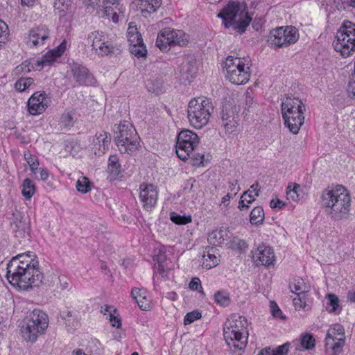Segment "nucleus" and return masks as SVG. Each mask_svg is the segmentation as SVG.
Returning <instances> with one entry per match:
<instances>
[{
  "label": "nucleus",
  "instance_id": "nucleus-49",
  "mask_svg": "<svg viewBox=\"0 0 355 355\" xmlns=\"http://www.w3.org/2000/svg\"><path fill=\"white\" fill-rule=\"evenodd\" d=\"M130 52L137 58H141L146 55L147 50L143 43V44H135V46H130Z\"/></svg>",
  "mask_w": 355,
  "mask_h": 355
},
{
  "label": "nucleus",
  "instance_id": "nucleus-5",
  "mask_svg": "<svg viewBox=\"0 0 355 355\" xmlns=\"http://www.w3.org/2000/svg\"><path fill=\"white\" fill-rule=\"evenodd\" d=\"M217 17L222 19L225 28H232L239 34L244 33V6L239 1H229Z\"/></svg>",
  "mask_w": 355,
  "mask_h": 355
},
{
  "label": "nucleus",
  "instance_id": "nucleus-61",
  "mask_svg": "<svg viewBox=\"0 0 355 355\" xmlns=\"http://www.w3.org/2000/svg\"><path fill=\"white\" fill-rule=\"evenodd\" d=\"M29 61H31V67L33 71H40L46 64L42 58L40 60L29 59Z\"/></svg>",
  "mask_w": 355,
  "mask_h": 355
},
{
  "label": "nucleus",
  "instance_id": "nucleus-12",
  "mask_svg": "<svg viewBox=\"0 0 355 355\" xmlns=\"http://www.w3.org/2000/svg\"><path fill=\"white\" fill-rule=\"evenodd\" d=\"M198 144L199 138L195 132L189 130H182L177 137L175 148L178 157L183 161L187 160Z\"/></svg>",
  "mask_w": 355,
  "mask_h": 355
},
{
  "label": "nucleus",
  "instance_id": "nucleus-21",
  "mask_svg": "<svg viewBox=\"0 0 355 355\" xmlns=\"http://www.w3.org/2000/svg\"><path fill=\"white\" fill-rule=\"evenodd\" d=\"M44 92H35L27 103L28 112L31 115L42 114L49 106V100Z\"/></svg>",
  "mask_w": 355,
  "mask_h": 355
},
{
  "label": "nucleus",
  "instance_id": "nucleus-3",
  "mask_svg": "<svg viewBox=\"0 0 355 355\" xmlns=\"http://www.w3.org/2000/svg\"><path fill=\"white\" fill-rule=\"evenodd\" d=\"M284 125L293 134H297L304 122L305 105L297 97L286 96L281 104Z\"/></svg>",
  "mask_w": 355,
  "mask_h": 355
},
{
  "label": "nucleus",
  "instance_id": "nucleus-35",
  "mask_svg": "<svg viewBox=\"0 0 355 355\" xmlns=\"http://www.w3.org/2000/svg\"><path fill=\"white\" fill-rule=\"evenodd\" d=\"M119 6H105L103 8L104 14L105 18L111 20L114 23H118L119 20V16L116 10L121 12V8H118Z\"/></svg>",
  "mask_w": 355,
  "mask_h": 355
},
{
  "label": "nucleus",
  "instance_id": "nucleus-50",
  "mask_svg": "<svg viewBox=\"0 0 355 355\" xmlns=\"http://www.w3.org/2000/svg\"><path fill=\"white\" fill-rule=\"evenodd\" d=\"M202 317V313L198 310L193 311L187 313L184 318V324H190L195 320L200 319Z\"/></svg>",
  "mask_w": 355,
  "mask_h": 355
},
{
  "label": "nucleus",
  "instance_id": "nucleus-19",
  "mask_svg": "<svg viewBox=\"0 0 355 355\" xmlns=\"http://www.w3.org/2000/svg\"><path fill=\"white\" fill-rule=\"evenodd\" d=\"M50 37V30L45 25L34 26L28 31L26 44L30 47H37L45 44Z\"/></svg>",
  "mask_w": 355,
  "mask_h": 355
},
{
  "label": "nucleus",
  "instance_id": "nucleus-29",
  "mask_svg": "<svg viewBox=\"0 0 355 355\" xmlns=\"http://www.w3.org/2000/svg\"><path fill=\"white\" fill-rule=\"evenodd\" d=\"M290 344L286 343L275 349L265 347L261 350L258 355H287L289 351Z\"/></svg>",
  "mask_w": 355,
  "mask_h": 355
},
{
  "label": "nucleus",
  "instance_id": "nucleus-17",
  "mask_svg": "<svg viewBox=\"0 0 355 355\" xmlns=\"http://www.w3.org/2000/svg\"><path fill=\"white\" fill-rule=\"evenodd\" d=\"M71 73L75 85L93 86L96 80L88 69L82 64L73 62L70 64Z\"/></svg>",
  "mask_w": 355,
  "mask_h": 355
},
{
  "label": "nucleus",
  "instance_id": "nucleus-28",
  "mask_svg": "<svg viewBox=\"0 0 355 355\" xmlns=\"http://www.w3.org/2000/svg\"><path fill=\"white\" fill-rule=\"evenodd\" d=\"M131 24L132 23L129 24L127 32L130 46H135V44H143L144 42L141 33L137 31V28L135 26H132Z\"/></svg>",
  "mask_w": 355,
  "mask_h": 355
},
{
  "label": "nucleus",
  "instance_id": "nucleus-32",
  "mask_svg": "<svg viewBox=\"0 0 355 355\" xmlns=\"http://www.w3.org/2000/svg\"><path fill=\"white\" fill-rule=\"evenodd\" d=\"M107 170L113 177L119 175L121 171V166L119 164V158L116 155H110L108 159Z\"/></svg>",
  "mask_w": 355,
  "mask_h": 355
},
{
  "label": "nucleus",
  "instance_id": "nucleus-10",
  "mask_svg": "<svg viewBox=\"0 0 355 355\" xmlns=\"http://www.w3.org/2000/svg\"><path fill=\"white\" fill-rule=\"evenodd\" d=\"M298 30L292 26H280L270 31L268 42L274 48L287 47L299 40Z\"/></svg>",
  "mask_w": 355,
  "mask_h": 355
},
{
  "label": "nucleus",
  "instance_id": "nucleus-26",
  "mask_svg": "<svg viewBox=\"0 0 355 355\" xmlns=\"http://www.w3.org/2000/svg\"><path fill=\"white\" fill-rule=\"evenodd\" d=\"M250 24H252V28L254 31L261 32L264 24V19L262 17H255L253 18L252 14L247 10V7L245 6V31H247V28Z\"/></svg>",
  "mask_w": 355,
  "mask_h": 355
},
{
  "label": "nucleus",
  "instance_id": "nucleus-6",
  "mask_svg": "<svg viewBox=\"0 0 355 355\" xmlns=\"http://www.w3.org/2000/svg\"><path fill=\"white\" fill-rule=\"evenodd\" d=\"M214 106L210 99L193 98L188 105L187 114L190 123L196 129L206 125L210 119Z\"/></svg>",
  "mask_w": 355,
  "mask_h": 355
},
{
  "label": "nucleus",
  "instance_id": "nucleus-24",
  "mask_svg": "<svg viewBox=\"0 0 355 355\" xmlns=\"http://www.w3.org/2000/svg\"><path fill=\"white\" fill-rule=\"evenodd\" d=\"M146 291L138 288H133L131 291V296L136 301L139 308L143 311L150 309V300L147 298Z\"/></svg>",
  "mask_w": 355,
  "mask_h": 355
},
{
  "label": "nucleus",
  "instance_id": "nucleus-1",
  "mask_svg": "<svg viewBox=\"0 0 355 355\" xmlns=\"http://www.w3.org/2000/svg\"><path fill=\"white\" fill-rule=\"evenodd\" d=\"M35 254L28 251L13 257L7 264L6 277L14 286L26 290L49 284L44 278Z\"/></svg>",
  "mask_w": 355,
  "mask_h": 355
},
{
  "label": "nucleus",
  "instance_id": "nucleus-40",
  "mask_svg": "<svg viewBox=\"0 0 355 355\" xmlns=\"http://www.w3.org/2000/svg\"><path fill=\"white\" fill-rule=\"evenodd\" d=\"M170 219L172 222L177 225H186L191 222L192 218L191 215H180L176 212H171Z\"/></svg>",
  "mask_w": 355,
  "mask_h": 355
},
{
  "label": "nucleus",
  "instance_id": "nucleus-47",
  "mask_svg": "<svg viewBox=\"0 0 355 355\" xmlns=\"http://www.w3.org/2000/svg\"><path fill=\"white\" fill-rule=\"evenodd\" d=\"M244 241L238 237H234L230 243V248L238 254H241Z\"/></svg>",
  "mask_w": 355,
  "mask_h": 355
},
{
  "label": "nucleus",
  "instance_id": "nucleus-63",
  "mask_svg": "<svg viewBox=\"0 0 355 355\" xmlns=\"http://www.w3.org/2000/svg\"><path fill=\"white\" fill-rule=\"evenodd\" d=\"M270 206L272 209H282L286 206V203L278 198H275L270 200Z\"/></svg>",
  "mask_w": 355,
  "mask_h": 355
},
{
  "label": "nucleus",
  "instance_id": "nucleus-48",
  "mask_svg": "<svg viewBox=\"0 0 355 355\" xmlns=\"http://www.w3.org/2000/svg\"><path fill=\"white\" fill-rule=\"evenodd\" d=\"M259 184L257 182L253 184L250 189L245 191V196L247 195L249 198L248 200L245 199V200L248 203L254 201L255 198L259 195Z\"/></svg>",
  "mask_w": 355,
  "mask_h": 355
},
{
  "label": "nucleus",
  "instance_id": "nucleus-38",
  "mask_svg": "<svg viewBox=\"0 0 355 355\" xmlns=\"http://www.w3.org/2000/svg\"><path fill=\"white\" fill-rule=\"evenodd\" d=\"M328 306L327 309L329 313H340L341 308L339 306L338 297L334 294L328 295Z\"/></svg>",
  "mask_w": 355,
  "mask_h": 355
},
{
  "label": "nucleus",
  "instance_id": "nucleus-22",
  "mask_svg": "<svg viewBox=\"0 0 355 355\" xmlns=\"http://www.w3.org/2000/svg\"><path fill=\"white\" fill-rule=\"evenodd\" d=\"M11 227L15 232L16 236L24 237L26 234L29 235L31 230L30 220L28 217L22 216L21 212H17L13 214Z\"/></svg>",
  "mask_w": 355,
  "mask_h": 355
},
{
  "label": "nucleus",
  "instance_id": "nucleus-60",
  "mask_svg": "<svg viewBox=\"0 0 355 355\" xmlns=\"http://www.w3.org/2000/svg\"><path fill=\"white\" fill-rule=\"evenodd\" d=\"M35 175L37 179L46 181L49 176V173L46 168L38 167L36 170V175Z\"/></svg>",
  "mask_w": 355,
  "mask_h": 355
},
{
  "label": "nucleus",
  "instance_id": "nucleus-64",
  "mask_svg": "<svg viewBox=\"0 0 355 355\" xmlns=\"http://www.w3.org/2000/svg\"><path fill=\"white\" fill-rule=\"evenodd\" d=\"M154 260L156 261V264L164 263L166 261L165 252L159 250L158 254L154 255Z\"/></svg>",
  "mask_w": 355,
  "mask_h": 355
},
{
  "label": "nucleus",
  "instance_id": "nucleus-30",
  "mask_svg": "<svg viewBox=\"0 0 355 355\" xmlns=\"http://www.w3.org/2000/svg\"><path fill=\"white\" fill-rule=\"evenodd\" d=\"M55 12L60 17H64L71 9V0H55Z\"/></svg>",
  "mask_w": 355,
  "mask_h": 355
},
{
  "label": "nucleus",
  "instance_id": "nucleus-7",
  "mask_svg": "<svg viewBox=\"0 0 355 355\" xmlns=\"http://www.w3.org/2000/svg\"><path fill=\"white\" fill-rule=\"evenodd\" d=\"M243 324L241 316L233 315L225 323L223 335L226 343L234 355H242L244 344L241 342Z\"/></svg>",
  "mask_w": 355,
  "mask_h": 355
},
{
  "label": "nucleus",
  "instance_id": "nucleus-20",
  "mask_svg": "<svg viewBox=\"0 0 355 355\" xmlns=\"http://www.w3.org/2000/svg\"><path fill=\"white\" fill-rule=\"evenodd\" d=\"M252 260L257 266H269L275 261L273 250L264 244L259 245L255 251H252Z\"/></svg>",
  "mask_w": 355,
  "mask_h": 355
},
{
  "label": "nucleus",
  "instance_id": "nucleus-62",
  "mask_svg": "<svg viewBox=\"0 0 355 355\" xmlns=\"http://www.w3.org/2000/svg\"><path fill=\"white\" fill-rule=\"evenodd\" d=\"M110 322L113 327L119 329L121 327V321L119 315L116 313L111 314L109 317Z\"/></svg>",
  "mask_w": 355,
  "mask_h": 355
},
{
  "label": "nucleus",
  "instance_id": "nucleus-39",
  "mask_svg": "<svg viewBox=\"0 0 355 355\" xmlns=\"http://www.w3.org/2000/svg\"><path fill=\"white\" fill-rule=\"evenodd\" d=\"M78 191L82 193H87L91 190L92 183L85 176L78 178L76 184Z\"/></svg>",
  "mask_w": 355,
  "mask_h": 355
},
{
  "label": "nucleus",
  "instance_id": "nucleus-55",
  "mask_svg": "<svg viewBox=\"0 0 355 355\" xmlns=\"http://www.w3.org/2000/svg\"><path fill=\"white\" fill-rule=\"evenodd\" d=\"M32 70L31 67V61L28 60H25L21 64L18 65L15 69L16 74L28 73Z\"/></svg>",
  "mask_w": 355,
  "mask_h": 355
},
{
  "label": "nucleus",
  "instance_id": "nucleus-11",
  "mask_svg": "<svg viewBox=\"0 0 355 355\" xmlns=\"http://www.w3.org/2000/svg\"><path fill=\"white\" fill-rule=\"evenodd\" d=\"M188 42L183 31L167 27L162 29L158 33L156 45L160 50L166 51L169 46H185Z\"/></svg>",
  "mask_w": 355,
  "mask_h": 355
},
{
  "label": "nucleus",
  "instance_id": "nucleus-52",
  "mask_svg": "<svg viewBox=\"0 0 355 355\" xmlns=\"http://www.w3.org/2000/svg\"><path fill=\"white\" fill-rule=\"evenodd\" d=\"M293 298V305L297 310L305 309L306 307V295L298 294Z\"/></svg>",
  "mask_w": 355,
  "mask_h": 355
},
{
  "label": "nucleus",
  "instance_id": "nucleus-31",
  "mask_svg": "<svg viewBox=\"0 0 355 355\" xmlns=\"http://www.w3.org/2000/svg\"><path fill=\"white\" fill-rule=\"evenodd\" d=\"M265 215L261 207H254L250 214V223L252 225H261L264 220Z\"/></svg>",
  "mask_w": 355,
  "mask_h": 355
},
{
  "label": "nucleus",
  "instance_id": "nucleus-46",
  "mask_svg": "<svg viewBox=\"0 0 355 355\" xmlns=\"http://www.w3.org/2000/svg\"><path fill=\"white\" fill-rule=\"evenodd\" d=\"M214 300L217 304L222 306H227L230 303L228 294L224 291H218L214 294Z\"/></svg>",
  "mask_w": 355,
  "mask_h": 355
},
{
  "label": "nucleus",
  "instance_id": "nucleus-4",
  "mask_svg": "<svg viewBox=\"0 0 355 355\" xmlns=\"http://www.w3.org/2000/svg\"><path fill=\"white\" fill-rule=\"evenodd\" d=\"M114 139L122 153L130 154L139 145V137L134 126L128 121L121 122L114 130Z\"/></svg>",
  "mask_w": 355,
  "mask_h": 355
},
{
  "label": "nucleus",
  "instance_id": "nucleus-16",
  "mask_svg": "<svg viewBox=\"0 0 355 355\" xmlns=\"http://www.w3.org/2000/svg\"><path fill=\"white\" fill-rule=\"evenodd\" d=\"M87 41L88 43L92 44L93 49L98 55H108L113 53L114 47L103 32L94 31L91 33L87 37Z\"/></svg>",
  "mask_w": 355,
  "mask_h": 355
},
{
  "label": "nucleus",
  "instance_id": "nucleus-42",
  "mask_svg": "<svg viewBox=\"0 0 355 355\" xmlns=\"http://www.w3.org/2000/svg\"><path fill=\"white\" fill-rule=\"evenodd\" d=\"M203 262L202 266L207 269L211 268L218 264V259L213 254H211L209 251L207 254H203Z\"/></svg>",
  "mask_w": 355,
  "mask_h": 355
},
{
  "label": "nucleus",
  "instance_id": "nucleus-36",
  "mask_svg": "<svg viewBox=\"0 0 355 355\" xmlns=\"http://www.w3.org/2000/svg\"><path fill=\"white\" fill-rule=\"evenodd\" d=\"M225 236H227L225 231L222 230H216L209 234L208 241L211 244L214 245H220L224 243L225 240Z\"/></svg>",
  "mask_w": 355,
  "mask_h": 355
},
{
  "label": "nucleus",
  "instance_id": "nucleus-53",
  "mask_svg": "<svg viewBox=\"0 0 355 355\" xmlns=\"http://www.w3.org/2000/svg\"><path fill=\"white\" fill-rule=\"evenodd\" d=\"M141 12L144 17H146V14H151L155 12L157 10L150 2V0H143L141 3Z\"/></svg>",
  "mask_w": 355,
  "mask_h": 355
},
{
  "label": "nucleus",
  "instance_id": "nucleus-37",
  "mask_svg": "<svg viewBox=\"0 0 355 355\" xmlns=\"http://www.w3.org/2000/svg\"><path fill=\"white\" fill-rule=\"evenodd\" d=\"M21 194L26 199H30L35 192V186L29 178H26L21 185Z\"/></svg>",
  "mask_w": 355,
  "mask_h": 355
},
{
  "label": "nucleus",
  "instance_id": "nucleus-25",
  "mask_svg": "<svg viewBox=\"0 0 355 355\" xmlns=\"http://www.w3.org/2000/svg\"><path fill=\"white\" fill-rule=\"evenodd\" d=\"M67 47V42L64 40L58 46L48 51L42 58L46 64H51L55 60L56 58L60 57L65 51Z\"/></svg>",
  "mask_w": 355,
  "mask_h": 355
},
{
  "label": "nucleus",
  "instance_id": "nucleus-45",
  "mask_svg": "<svg viewBox=\"0 0 355 355\" xmlns=\"http://www.w3.org/2000/svg\"><path fill=\"white\" fill-rule=\"evenodd\" d=\"M34 83V79L32 78H21L15 84L16 90L21 92L25 91L31 85Z\"/></svg>",
  "mask_w": 355,
  "mask_h": 355
},
{
  "label": "nucleus",
  "instance_id": "nucleus-41",
  "mask_svg": "<svg viewBox=\"0 0 355 355\" xmlns=\"http://www.w3.org/2000/svg\"><path fill=\"white\" fill-rule=\"evenodd\" d=\"M74 112L73 111L66 112L63 113L60 117V125L64 128H70L73 125L75 119H74Z\"/></svg>",
  "mask_w": 355,
  "mask_h": 355
},
{
  "label": "nucleus",
  "instance_id": "nucleus-13",
  "mask_svg": "<svg viewBox=\"0 0 355 355\" xmlns=\"http://www.w3.org/2000/svg\"><path fill=\"white\" fill-rule=\"evenodd\" d=\"M240 106L234 105L230 101L225 102L222 106L221 121L222 125L227 134H235L239 125L241 121L239 112Z\"/></svg>",
  "mask_w": 355,
  "mask_h": 355
},
{
  "label": "nucleus",
  "instance_id": "nucleus-59",
  "mask_svg": "<svg viewBox=\"0 0 355 355\" xmlns=\"http://www.w3.org/2000/svg\"><path fill=\"white\" fill-rule=\"evenodd\" d=\"M270 307L271 313L275 318H284L282 315V312L275 302L270 301Z\"/></svg>",
  "mask_w": 355,
  "mask_h": 355
},
{
  "label": "nucleus",
  "instance_id": "nucleus-8",
  "mask_svg": "<svg viewBox=\"0 0 355 355\" xmlns=\"http://www.w3.org/2000/svg\"><path fill=\"white\" fill-rule=\"evenodd\" d=\"M333 46L336 52L345 58L355 51V24L345 21L338 30Z\"/></svg>",
  "mask_w": 355,
  "mask_h": 355
},
{
  "label": "nucleus",
  "instance_id": "nucleus-18",
  "mask_svg": "<svg viewBox=\"0 0 355 355\" xmlns=\"http://www.w3.org/2000/svg\"><path fill=\"white\" fill-rule=\"evenodd\" d=\"M139 199L142 202L143 208L150 211L155 206L158 198V191L152 184L143 183L139 187Z\"/></svg>",
  "mask_w": 355,
  "mask_h": 355
},
{
  "label": "nucleus",
  "instance_id": "nucleus-43",
  "mask_svg": "<svg viewBox=\"0 0 355 355\" xmlns=\"http://www.w3.org/2000/svg\"><path fill=\"white\" fill-rule=\"evenodd\" d=\"M301 346L304 349L310 350L315 347V341L313 336L310 334H306L301 336Z\"/></svg>",
  "mask_w": 355,
  "mask_h": 355
},
{
  "label": "nucleus",
  "instance_id": "nucleus-56",
  "mask_svg": "<svg viewBox=\"0 0 355 355\" xmlns=\"http://www.w3.org/2000/svg\"><path fill=\"white\" fill-rule=\"evenodd\" d=\"M9 35L8 26L2 20L0 19V47L2 43H5Z\"/></svg>",
  "mask_w": 355,
  "mask_h": 355
},
{
  "label": "nucleus",
  "instance_id": "nucleus-15",
  "mask_svg": "<svg viewBox=\"0 0 355 355\" xmlns=\"http://www.w3.org/2000/svg\"><path fill=\"white\" fill-rule=\"evenodd\" d=\"M325 340L326 347L332 350L333 355L341 352L345 340L343 327L339 324H334L328 330Z\"/></svg>",
  "mask_w": 355,
  "mask_h": 355
},
{
  "label": "nucleus",
  "instance_id": "nucleus-58",
  "mask_svg": "<svg viewBox=\"0 0 355 355\" xmlns=\"http://www.w3.org/2000/svg\"><path fill=\"white\" fill-rule=\"evenodd\" d=\"M189 288L192 291H198L202 294H205L201 286V282L199 278L194 277L189 283Z\"/></svg>",
  "mask_w": 355,
  "mask_h": 355
},
{
  "label": "nucleus",
  "instance_id": "nucleus-57",
  "mask_svg": "<svg viewBox=\"0 0 355 355\" xmlns=\"http://www.w3.org/2000/svg\"><path fill=\"white\" fill-rule=\"evenodd\" d=\"M253 95V87H248L247 90L245 91V105H248L249 107L253 106V105H256V102L254 101Z\"/></svg>",
  "mask_w": 355,
  "mask_h": 355
},
{
  "label": "nucleus",
  "instance_id": "nucleus-33",
  "mask_svg": "<svg viewBox=\"0 0 355 355\" xmlns=\"http://www.w3.org/2000/svg\"><path fill=\"white\" fill-rule=\"evenodd\" d=\"M291 292L296 295H306L309 291V287L301 278L295 279L294 282L290 284Z\"/></svg>",
  "mask_w": 355,
  "mask_h": 355
},
{
  "label": "nucleus",
  "instance_id": "nucleus-51",
  "mask_svg": "<svg viewBox=\"0 0 355 355\" xmlns=\"http://www.w3.org/2000/svg\"><path fill=\"white\" fill-rule=\"evenodd\" d=\"M24 156L27 163L30 166L31 171L34 175H36V170L39 166V161L37 158L31 154H25Z\"/></svg>",
  "mask_w": 355,
  "mask_h": 355
},
{
  "label": "nucleus",
  "instance_id": "nucleus-9",
  "mask_svg": "<svg viewBox=\"0 0 355 355\" xmlns=\"http://www.w3.org/2000/svg\"><path fill=\"white\" fill-rule=\"evenodd\" d=\"M49 326L47 314L40 309H34L29 315L26 327L22 335L27 341L34 343L38 336L44 333Z\"/></svg>",
  "mask_w": 355,
  "mask_h": 355
},
{
  "label": "nucleus",
  "instance_id": "nucleus-54",
  "mask_svg": "<svg viewBox=\"0 0 355 355\" xmlns=\"http://www.w3.org/2000/svg\"><path fill=\"white\" fill-rule=\"evenodd\" d=\"M189 157L191 159L192 165L197 166L202 165L204 161L203 153H196L195 150H193L190 153V155Z\"/></svg>",
  "mask_w": 355,
  "mask_h": 355
},
{
  "label": "nucleus",
  "instance_id": "nucleus-44",
  "mask_svg": "<svg viewBox=\"0 0 355 355\" xmlns=\"http://www.w3.org/2000/svg\"><path fill=\"white\" fill-rule=\"evenodd\" d=\"M300 185L297 184H289L286 189V197L288 200L293 201L299 200L298 190Z\"/></svg>",
  "mask_w": 355,
  "mask_h": 355
},
{
  "label": "nucleus",
  "instance_id": "nucleus-23",
  "mask_svg": "<svg viewBox=\"0 0 355 355\" xmlns=\"http://www.w3.org/2000/svg\"><path fill=\"white\" fill-rule=\"evenodd\" d=\"M110 134L107 132H102L99 134H96L95 137L92 141V145L94 146V148L98 150V152L95 150V154H104L105 150L108 149V147L110 144Z\"/></svg>",
  "mask_w": 355,
  "mask_h": 355
},
{
  "label": "nucleus",
  "instance_id": "nucleus-14",
  "mask_svg": "<svg viewBox=\"0 0 355 355\" xmlns=\"http://www.w3.org/2000/svg\"><path fill=\"white\" fill-rule=\"evenodd\" d=\"M224 68L226 69V78L232 84L243 85L244 82V63L241 58L228 56L223 63Z\"/></svg>",
  "mask_w": 355,
  "mask_h": 355
},
{
  "label": "nucleus",
  "instance_id": "nucleus-2",
  "mask_svg": "<svg viewBox=\"0 0 355 355\" xmlns=\"http://www.w3.org/2000/svg\"><path fill=\"white\" fill-rule=\"evenodd\" d=\"M320 202L327 216L333 221L349 218L352 205L349 191L341 184L328 187L321 193Z\"/></svg>",
  "mask_w": 355,
  "mask_h": 355
},
{
  "label": "nucleus",
  "instance_id": "nucleus-27",
  "mask_svg": "<svg viewBox=\"0 0 355 355\" xmlns=\"http://www.w3.org/2000/svg\"><path fill=\"white\" fill-rule=\"evenodd\" d=\"M180 73L183 79L190 81L197 73V67L196 62L188 61L182 63L180 66Z\"/></svg>",
  "mask_w": 355,
  "mask_h": 355
},
{
  "label": "nucleus",
  "instance_id": "nucleus-34",
  "mask_svg": "<svg viewBox=\"0 0 355 355\" xmlns=\"http://www.w3.org/2000/svg\"><path fill=\"white\" fill-rule=\"evenodd\" d=\"M147 90L152 93L159 94L162 92L163 80L161 78H150L146 82Z\"/></svg>",
  "mask_w": 355,
  "mask_h": 355
}]
</instances>
